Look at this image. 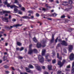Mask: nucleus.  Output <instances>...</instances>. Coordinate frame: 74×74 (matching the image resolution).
<instances>
[{
	"mask_svg": "<svg viewBox=\"0 0 74 74\" xmlns=\"http://www.w3.org/2000/svg\"><path fill=\"white\" fill-rule=\"evenodd\" d=\"M58 41L59 42H61V41H62V40L60 39H59Z\"/></svg>",
	"mask_w": 74,
	"mask_h": 74,
	"instance_id": "4d7b16f0",
	"label": "nucleus"
},
{
	"mask_svg": "<svg viewBox=\"0 0 74 74\" xmlns=\"http://www.w3.org/2000/svg\"><path fill=\"white\" fill-rule=\"evenodd\" d=\"M28 12L29 13V14H33V12L32 11L30 10L28 11Z\"/></svg>",
	"mask_w": 74,
	"mask_h": 74,
	"instance_id": "bb28decb",
	"label": "nucleus"
},
{
	"mask_svg": "<svg viewBox=\"0 0 74 74\" xmlns=\"http://www.w3.org/2000/svg\"><path fill=\"white\" fill-rule=\"evenodd\" d=\"M48 4H45V6H46V7L47 8H48Z\"/></svg>",
	"mask_w": 74,
	"mask_h": 74,
	"instance_id": "8fccbe9b",
	"label": "nucleus"
},
{
	"mask_svg": "<svg viewBox=\"0 0 74 74\" xmlns=\"http://www.w3.org/2000/svg\"><path fill=\"white\" fill-rule=\"evenodd\" d=\"M22 26V25L21 24V25H20L19 24H17L14 25L13 26H10V28H12L13 27H18L19 26Z\"/></svg>",
	"mask_w": 74,
	"mask_h": 74,
	"instance_id": "423d86ee",
	"label": "nucleus"
},
{
	"mask_svg": "<svg viewBox=\"0 0 74 74\" xmlns=\"http://www.w3.org/2000/svg\"><path fill=\"white\" fill-rule=\"evenodd\" d=\"M70 68V65H68V66H67V69H69V68Z\"/></svg>",
	"mask_w": 74,
	"mask_h": 74,
	"instance_id": "79ce46f5",
	"label": "nucleus"
},
{
	"mask_svg": "<svg viewBox=\"0 0 74 74\" xmlns=\"http://www.w3.org/2000/svg\"><path fill=\"white\" fill-rule=\"evenodd\" d=\"M17 44L18 45V46H21V45H22V44L21 43L18 42H17Z\"/></svg>",
	"mask_w": 74,
	"mask_h": 74,
	"instance_id": "a211bd4d",
	"label": "nucleus"
},
{
	"mask_svg": "<svg viewBox=\"0 0 74 74\" xmlns=\"http://www.w3.org/2000/svg\"><path fill=\"white\" fill-rule=\"evenodd\" d=\"M30 18H31V19H33V18H34V16H32Z\"/></svg>",
	"mask_w": 74,
	"mask_h": 74,
	"instance_id": "603ef678",
	"label": "nucleus"
},
{
	"mask_svg": "<svg viewBox=\"0 0 74 74\" xmlns=\"http://www.w3.org/2000/svg\"><path fill=\"white\" fill-rule=\"evenodd\" d=\"M26 71H27H27H29V70H30V69H29L27 68H26Z\"/></svg>",
	"mask_w": 74,
	"mask_h": 74,
	"instance_id": "49530a36",
	"label": "nucleus"
},
{
	"mask_svg": "<svg viewBox=\"0 0 74 74\" xmlns=\"http://www.w3.org/2000/svg\"><path fill=\"white\" fill-rule=\"evenodd\" d=\"M73 49V46L71 45H70L69 47V52H71Z\"/></svg>",
	"mask_w": 74,
	"mask_h": 74,
	"instance_id": "9d476101",
	"label": "nucleus"
},
{
	"mask_svg": "<svg viewBox=\"0 0 74 74\" xmlns=\"http://www.w3.org/2000/svg\"><path fill=\"white\" fill-rule=\"evenodd\" d=\"M65 62H66V61H65V60H64L63 61H62V63H61V62H60V61H58V65H59V66H60V67L61 68V67H62V66L64 63H65Z\"/></svg>",
	"mask_w": 74,
	"mask_h": 74,
	"instance_id": "20e7f679",
	"label": "nucleus"
},
{
	"mask_svg": "<svg viewBox=\"0 0 74 74\" xmlns=\"http://www.w3.org/2000/svg\"><path fill=\"white\" fill-rule=\"evenodd\" d=\"M19 7H22V6L21 5V4L19 5Z\"/></svg>",
	"mask_w": 74,
	"mask_h": 74,
	"instance_id": "680f3d73",
	"label": "nucleus"
},
{
	"mask_svg": "<svg viewBox=\"0 0 74 74\" xmlns=\"http://www.w3.org/2000/svg\"><path fill=\"white\" fill-rule=\"evenodd\" d=\"M27 72H28V73H30L31 74L33 73V71H31V70H29V71H28L27 70Z\"/></svg>",
	"mask_w": 74,
	"mask_h": 74,
	"instance_id": "6ab92c4d",
	"label": "nucleus"
},
{
	"mask_svg": "<svg viewBox=\"0 0 74 74\" xmlns=\"http://www.w3.org/2000/svg\"><path fill=\"white\" fill-rule=\"evenodd\" d=\"M45 44V42H43V45Z\"/></svg>",
	"mask_w": 74,
	"mask_h": 74,
	"instance_id": "338daca9",
	"label": "nucleus"
},
{
	"mask_svg": "<svg viewBox=\"0 0 74 74\" xmlns=\"http://www.w3.org/2000/svg\"><path fill=\"white\" fill-rule=\"evenodd\" d=\"M54 40V36L52 35V39L51 40V42H53V40Z\"/></svg>",
	"mask_w": 74,
	"mask_h": 74,
	"instance_id": "f3484780",
	"label": "nucleus"
},
{
	"mask_svg": "<svg viewBox=\"0 0 74 74\" xmlns=\"http://www.w3.org/2000/svg\"><path fill=\"white\" fill-rule=\"evenodd\" d=\"M10 8H13L14 7V11H16V12L18 11V9H17V8H18V7L16 6L15 5H11L10 6Z\"/></svg>",
	"mask_w": 74,
	"mask_h": 74,
	"instance_id": "7ed1b4c3",
	"label": "nucleus"
},
{
	"mask_svg": "<svg viewBox=\"0 0 74 74\" xmlns=\"http://www.w3.org/2000/svg\"><path fill=\"white\" fill-rule=\"evenodd\" d=\"M10 11H2V12H0V15H3L4 13H10Z\"/></svg>",
	"mask_w": 74,
	"mask_h": 74,
	"instance_id": "39448f33",
	"label": "nucleus"
},
{
	"mask_svg": "<svg viewBox=\"0 0 74 74\" xmlns=\"http://www.w3.org/2000/svg\"><path fill=\"white\" fill-rule=\"evenodd\" d=\"M24 19H30V17L27 16H24L22 17Z\"/></svg>",
	"mask_w": 74,
	"mask_h": 74,
	"instance_id": "4468645a",
	"label": "nucleus"
},
{
	"mask_svg": "<svg viewBox=\"0 0 74 74\" xmlns=\"http://www.w3.org/2000/svg\"><path fill=\"white\" fill-rule=\"evenodd\" d=\"M5 16H8V14H5Z\"/></svg>",
	"mask_w": 74,
	"mask_h": 74,
	"instance_id": "e2e57ef3",
	"label": "nucleus"
},
{
	"mask_svg": "<svg viewBox=\"0 0 74 74\" xmlns=\"http://www.w3.org/2000/svg\"><path fill=\"white\" fill-rule=\"evenodd\" d=\"M14 3H18V1L17 0H15Z\"/></svg>",
	"mask_w": 74,
	"mask_h": 74,
	"instance_id": "72a5a7b5",
	"label": "nucleus"
},
{
	"mask_svg": "<svg viewBox=\"0 0 74 74\" xmlns=\"http://www.w3.org/2000/svg\"><path fill=\"white\" fill-rule=\"evenodd\" d=\"M42 10L43 11H46V9H45V8H42Z\"/></svg>",
	"mask_w": 74,
	"mask_h": 74,
	"instance_id": "864d4df0",
	"label": "nucleus"
},
{
	"mask_svg": "<svg viewBox=\"0 0 74 74\" xmlns=\"http://www.w3.org/2000/svg\"><path fill=\"white\" fill-rule=\"evenodd\" d=\"M35 68L36 69H37V70H38V71H41V69L40 66H35Z\"/></svg>",
	"mask_w": 74,
	"mask_h": 74,
	"instance_id": "9b49d317",
	"label": "nucleus"
},
{
	"mask_svg": "<svg viewBox=\"0 0 74 74\" xmlns=\"http://www.w3.org/2000/svg\"><path fill=\"white\" fill-rule=\"evenodd\" d=\"M48 56H45V58L46 59V60L48 59Z\"/></svg>",
	"mask_w": 74,
	"mask_h": 74,
	"instance_id": "a18cd8bd",
	"label": "nucleus"
},
{
	"mask_svg": "<svg viewBox=\"0 0 74 74\" xmlns=\"http://www.w3.org/2000/svg\"><path fill=\"white\" fill-rule=\"evenodd\" d=\"M59 53H57V58H58V59H59V60H62V57H59Z\"/></svg>",
	"mask_w": 74,
	"mask_h": 74,
	"instance_id": "dca6fc26",
	"label": "nucleus"
},
{
	"mask_svg": "<svg viewBox=\"0 0 74 74\" xmlns=\"http://www.w3.org/2000/svg\"><path fill=\"white\" fill-rule=\"evenodd\" d=\"M52 63H56V60L54 59L52 61Z\"/></svg>",
	"mask_w": 74,
	"mask_h": 74,
	"instance_id": "a878e982",
	"label": "nucleus"
},
{
	"mask_svg": "<svg viewBox=\"0 0 74 74\" xmlns=\"http://www.w3.org/2000/svg\"><path fill=\"white\" fill-rule=\"evenodd\" d=\"M28 67L30 68V69H33L34 68L33 66L32 65H29Z\"/></svg>",
	"mask_w": 74,
	"mask_h": 74,
	"instance_id": "aec40b11",
	"label": "nucleus"
},
{
	"mask_svg": "<svg viewBox=\"0 0 74 74\" xmlns=\"http://www.w3.org/2000/svg\"><path fill=\"white\" fill-rule=\"evenodd\" d=\"M38 59L40 63H43L44 61V59L42 56H41L39 55L38 56Z\"/></svg>",
	"mask_w": 74,
	"mask_h": 74,
	"instance_id": "f257e3e1",
	"label": "nucleus"
},
{
	"mask_svg": "<svg viewBox=\"0 0 74 74\" xmlns=\"http://www.w3.org/2000/svg\"><path fill=\"white\" fill-rule=\"evenodd\" d=\"M36 16H40V15H39V14H38V13H37L36 14Z\"/></svg>",
	"mask_w": 74,
	"mask_h": 74,
	"instance_id": "58836bf2",
	"label": "nucleus"
},
{
	"mask_svg": "<svg viewBox=\"0 0 74 74\" xmlns=\"http://www.w3.org/2000/svg\"><path fill=\"white\" fill-rule=\"evenodd\" d=\"M46 61H47L48 62H51V59H47L46 60Z\"/></svg>",
	"mask_w": 74,
	"mask_h": 74,
	"instance_id": "cd10ccee",
	"label": "nucleus"
},
{
	"mask_svg": "<svg viewBox=\"0 0 74 74\" xmlns=\"http://www.w3.org/2000/svg\"><path fill=\"white\" fill-rule=\"evenodd\" d=\"M5 73H6L7 74H8V73H9V71H5Z\"/></svg>",
	"mask_w": 74,
	"mask_h": 74,
	"instance_id": "6e6d98bb",
	"label": "nucleus"
},
{
	"mask_svg": "<svg viewBox=\"0 0 74 74\" xmlns=\"http://www.w3.org/2000/svg\"><path fill=\"white\" fill-rule=\"evenodd\" d=\"M58 38H57L55 40V42H57V41H58Z\"/></svg>",
	"mask_w": 74,
	"mask_h": 74,
	"instance_id": "de8ad7c7",
	"label": "nucleus"
},
{
	"mask_svg": "<svg viewBox=\"0 0 74 74\" xmlns=\"http://www.w3.org/2000/svg\"><path fill=\"white\" fill-rule=\"evenodd\" d=\"M74 67V62H73L72 63V68H73Z\"/></svg>",
	"mask_w": 74,
	"mask_h": 74,
	"instance_id": "37998d69",
	"label": "nucleus"
},
{
	"mask_svg": "<svg viewBox=\"0 0 74 74\" xmlns=\"http://www.w3.org/2000/svg\"><path fill=\"white\" fill-rule=\"evenodd\" d=\"M4 68H5V69H8V66H4Z\"/></svg>",
	"mask_w": 74,
	"mask_h": 74,
	"instance_id": "f704fd0d",
	"label": "nucleus"
},
{
	"mask_svg": "<svg viewBox=\"0 0 74 74\" xmlns=\"http://www.w3.org/2000/svg\"><path fill=\"white\" fill-rule=\"evenodd\" d=\"M48 8H51V7L49 6H48Z\"/></svg>",
	"mask_w": 74,
	"mask_h": 74,
	"instance_id": "052dcab7",
	"label": "nucleus"
},
{
	"mask_svg": "<svg viewBox=\"0 0 74 74\" xmlns=\"http://www.w3.org/2000/svg\"><path fill=\"white\" fill-rule=\"evenodd\" d=\"M74 58V55L73 53H72L71 54L70 56L69 57V59L71 60H73Z\"/></svg>",
	"mask_w": 74,
	"mask_h": 74,
	"instance_id": "6e6552de",
	"label": "nucleus"
},
{
	"mask_svg": "<svg viewBox=\"0 0 74 74\" xmlns=\"http://www.w3.org/2000/svg\"><path fill=\"white\" fill-rule=\"evenodd\" d=\"M56 3H57L58 4H59V1L57 0L56 1Z\"/></svg>",
	"mask_w": 74,
	"mask_h": 74,
	"instance_id": "5fc2aeb1",
	"label": "nucleus"
},
{
	"mask_svg": "<svg viewBox=\"0 0 74 74\" xmlns=\"http://www.w3.org/2000/svg\"><path fill=\"white\" fill-rule=\"evenodd\" d=\"M24 48L23 47H21V49H19V48H16V50H20V51H22L23 50Z\"/></svg>",
	"mask_w": 74,
	"mask_h": 74,
	"instance_id": "ddd939ff",
	"label": "nucleus"
},
{
	"mask_svg": "<svg viewBox=\"0 0 74 74\" xmlns=\"http://www.w3.org/2000/svg\"><path fill=\"white\" fill-rule=\"evenodd\" d=\"M8 45V43H6L5 45V46H7Z\"/></svg>",
	"mask_w": 74,
	"mask_h": 74,
	"instance_id": "0e129e2a",
	"label": "nucleus"
},
{
	"mask_svg": "<svg viewBox=\"0 0 74 74\" xmlns=\"http://www.w3.org/2000/svg\"><path fill=\"white\" fill-rule=\"evenodd\" d=\"M21 10H23V11H25V8L23 7L21 9Z\"/></svg>",
	"mask_w": 74,
	"mask_h": 74,
	"instance_id": "7c9ffc66",
	"label": "nucleus"
},
{
	"mask_svg": "<svg viewBox=\"0 0 74 74\" xmlns=\"http://www.w3.org/2000/svg\"><path fill=\"white\" fill-rule=\"evenodd\" d=\"M5 4H8V3L7 2V1H6L4 2Z\"/></svg>",
	"mask_w": 74,
	"mask_h": 74,
	"instance_id": "c03bdc74",
	"label": "nucleus"
},
{
	"mask_svg": "<svg viewBox=\"0 0 74 74\" xmlns=\"http://www.w3.org/2000/svg\"><path fill=\"white\" fill-rule=\"evenodd\" d=\"M44 74H48V73L47 72L45 71L44 72Z\"/></svg>",
	"mask_w": 74,
	"mask_h": 74,
	"instance_id": "ea45409f",
	"label": "nucleus"
},
{
	"mask_svg": "<svg viewBox=\"0 0 74 74\" xmlns=\"http://www.w3.org/2000/svg\"><path fill=\"white\" fill-rule=\"evenodd\" d=\"M45 45L44 46L41 45L39 43H38L37 45V47L38 48H40V47H42L43 48H44V47H45Z\"/></svg>",
	"mask_w": 74,
	"mask_h": 74,
	"instance_id": "0eeeda50",
	"label": "nucleus"
},
{
	"mask_svg": "<svg viewBox=\"0 0 74 74\" xmlns=\"http://www.w3.org/2000/svg\"><path fill=\"white\" fill-rule=\"evenodd\" d=\"M62 73V72L60 71H58L57 74H60Z\"/></svg>",
	"mask_w": 74,
	"mask_h": 74,
	"instance_id": "c756f323",
	"label": "nucleus"
},
{
	"mask_svg": "<svg viewBox=\"0 0 74 74\" xmlns=\"http://www.w3.org/2000/svg\"><path fill=\"white\" fill-rule=\"evenodd\" d=\"M74 68H73L72 70V74H74Z\"/></svg>",
	"mask_w": 74,
	"mask_h": 74,
	"instance_id": "2f4dec72",
	"label": "nucleus"
},
{
	"mask_svg": "<svg viewBox=\"0 0 74 74\" xmlns=\"http://www.w3.org/2000/svg\"><path fill=\"white\" fill-rule=\"evenodd\" d=\"M2 62H3L2 60H0V63H2Z\"/></svg>",
	"mask_w": 74,
	"mask_h": 74,
	"instance_id": "bf43d9fd",
	"label": "nucleus"
},
{
	"mask_svg": "<svg viewBox=\"0 0 74 74\" xmlns=\"http://www.w3.org/2000/svg\"><path fill=\"white\" fill-rule=\"evenodd\" d=\"M66 71H70V70H69V69H66Z\"/></svg>",
	"mask_w": 74,
	"mask_h": 74,
	"instance_id": "774afa93",
	"label": "nucleus"
},
{
	"mask_svg": "<svg viewBox=\"0 0 74 74\" xmlns=\"http://www.w3.org/2000/svg\"><path fill=\"white\" fill-rule=\"evenodd\" d=\"M7 56H4L3 58V59L4 60H7Z\"/></svg>",
	"mask_w": 74,
	"mask_h": 74,
	"instance_id": "412c9836",
	"label": "nucleus"
},
{
	"mask_svg": "<svg viewBox=\"0 0 74 74\" xmlns=\"http://www.w3.org/2000/svg\"><path fill=\"white\" fill-rule=\"evenodd\" d=\"M9 19H11V15H9Z\"/></svg>",
	"mask_w": 74,
	"mask_h": 74,
	"instance_id": "3c124183",
	"label": "nucleus"
},
{
	"mask_svg": "<svg viewBox=\"0 0 74 74\" xmlns=\"http://www.w3.org/2000/svg\"><path fill=\"white\" fill-rule=\"evenodd\" d=\"M62 45H64V46H67L68 45L67 43V42H66L64 40L62 41Z\"/></svg>",
	"mask_w": 74,
	"mask_h": 74,
	"instance_id": "1a4fd4ad",
	"label": "nucleus"
},
{
	"mask_svg": "<svg viewBox=\"0 0 74 74\" xmlns=\"http://www.w3.org/2000/svg\"><path fill=\"white\" fill-rule=\"evenodd\" d=\"M69 2L70 4H72V3H73V2H72V1L71 0H69Z\"/></svg>",
	"mask_w": 74,
	"mask_h": 74,
	"instance_id": "c85d7f7f",
	"label": "nucleus"
},
{
	"mask_svg": "<svg viewBox=\"0 0 74 74\" xmlns=\"http://www.w3.org/2000/svg\"><path fill=\"white\" fill-rule=\"evenodd\" d=\"M37 50L36 49H34L33 50H32V49H30L29 50L28 53L29 55H31L33 52H34V53H37Z\"/></svg>",
	"mask_w": 74,
	"mask_h": 74,
	"instance_id": "f03ea898",
	"label": "nucleus"
},
{
	"mask_svg": "<svg viewBox=\"0 0 74 74\" xmlns=\"http://www.w3.org/2000/svg\"><path fill=\"white\" fill-rule=\"evenodd\" d=\"M45 50L43 49L42 50V56H44L45 55Z\"/></svg>",
	"mask_w": 74,
	"mask_h": 74,
	"instance_id": "f8f14e48",
	"label": "nucleus"
},
{
	"mask_svg": "<svg viewBox=\"0 0 74 74\" xmlns=\"http://www.w3.org/2000/svg\"><path fill=\"white\" fill-rule=\"evenodd\" d=\"M48 69L49 70H51L52 69V66L51 65H48Z\"/></svg>",
	"mask_w": 74,
	"mask_h": 74,
	"instance_id": "2eb2a0df",
	"label": "nucleus"
},
{
	"mask_svg": "<svg viewBox=\"0 0 74 74\" xmlns=\"http://www.w3.org/2000/svg\"><path fill=\"white\" fill-rule=\"evenodd\" d=\"M12 69L13 70H15V69H14V67H12Z\"/></svg>",
	"mask_w": 74,
	"mask_h": 74,
	"instance_id": "13d9d810",
	"label": "nucleus"
},
{
	"mask_svg": "<svg viewBox=\"0 0 74 74\" xmlns=\"http://www.w3.org/2000/svg\"><path fill=\"white\" fill-rule=\"evenodd\" d=\"M61 18H65V16H62L61 17Z\"/></svg>",
	"mask_w": 74,
	"mask_h": 74,
	"instance_id": "a19ab883",
	"label": "nucleus"
},
{
	"mask_svg": "<svg viewBox=\"0 0 74 74\" xmlns=\"http://www.w3.org/2000/svg\"><path fill=\"white\" fill-rule=\"evenodd\" d=\"M32 45H29V50H30V49H31V48H32Z\"/></svg>",
	"mask_w": 74,
	"mask_h": 74,
	"instance_id": "c9c22d12",
	"label": "nucleus"
},
{
	"mask_svg": "<svg viewBox=\"0 0 74 74\" xmlns=\"http://www.w3.org/2000/svg\"><path fill=\"white\" fill-rule=\"evenodd\" d=\"M12 21H13V22H15V21H16V19H13L12 20Z\"/></svg>",
	"mask_w": 74,
	"mask_h": 74,
	"instance_id": "4c0bfd02",
	"label": "nucleus"
},
{
	"mask_svg": "<svg viewBox=\"0 0 74 74\" xmlns=\"http://www.w3.org/2000/svg\"><path fill=\"white\" fill-rule=\"evenodd\" d=\"M18 59H23V57H21V56H18Z\"/></svg>",
	"mask_w": 74,
	"mask_h": 74,
	"instance_id": "473e14b6",
	"label": "nucleus"
},
{
	"mask_svg": "<svg viewBox=\"0 0 74 74\" xmlns=\"http://www.w3.org/2000/svg\"><path fill=\"white\" fill-rule=\"evenodd\" d=\"M16 12H18V14H22V12L21 11H18H18L17 12L16 11Z\"/></svg>",
	"mask_w": 74,
	"mask_h": 74,
	"instance_id": "b1692460",
	"label": "nucleus"
},
{
	"mask_svg": "<svg viewBox=\"0 0 74 74\" xmlns=\"http://www.w3.org/2000/svg\"><path fill=\"white\" fill-rule=\"evenodd\" d=\"M7 7H10V5L8 3L7 4Z\"/></svg>",
	"mask_w": 74,
	"mask_h": 74,
	"instance_id": "e433bc0d",
	"label": "nucleus"
},
{
	"mask_svg": "<svg viewBox=\"0 0 74 74\" xmlns=\"http://www.w3.org/2000/svg\"><path fill=\"white\" fill-rule=\"evenodd\" d=\"M33 40L34 42H37V40L35 38H33Z\"/></svg>",
	"mask_w": 74,
	"mask_h": 74,
	"instance_id": "4be33fe9",
	"label": "nucleus"
},
{
	"mask_svg": "<svg viewBox=\"0 0 74 74\" xmlns=\"http://www.w3.org/2000/svg\"><path fill=\"white\" fill-rule=\"evenodd\" d=\"M53 55V56H55V53H52Z\"/></svg>",
	"mask_w": 74,
	"mask_h": 74,
	"instance_id": "69168bd1",
	"label": "nucleus"
},
{
	"mask_svg": "<svg viewBox=\"0 0 74 74\" xmlns=\"http://www.w3.org/2000/svg\"><path fill=\"white\" fill-rule=\"evenodd\" d=\"M42 68L43 69H45V67L44 66H42Z\"/></svg>",
	"mask_w": 74,
	"mask_h": 74,
	"instance_id": "09e8293b",
	"label": "nucleus"
},
{
	"mask_svg": "<svg viewBox=\"0 0 74 74\" xmlns=\"http://www.w3.org/2000/svg\"><path fill=\"white\" fill-rule=\"evenodd\" d=\"M52 15L53 16H56V15H57V14H56V13H54L52 14Z\"/></svg>",
	"mask_w": 74,
	"mask_h": 74,
	"instance_id": "393cba45",
	"label": "nucleus"
},
{
	"mask_svg": "<svg viewBox=\"0 0 74 74\" xmlns=\"http://www.w3.org/2000/svg\"><path fill=\"white\" fill-rule=\"evenodd\" d=\"M4 19L5 21H5V22H8V18H5Z\"/></svg>",
	"mask_w": 74,
	"mask_h": 74,
	"instance_id": "5701e85b",
	"label": "nucleus"
}]
</instances>
